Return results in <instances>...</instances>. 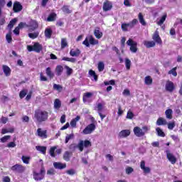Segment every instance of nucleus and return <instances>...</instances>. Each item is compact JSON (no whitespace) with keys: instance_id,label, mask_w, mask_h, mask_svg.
<instances>
[{"instance_id":"2f4dec72","label":"nucleus","mask_w":182,"mask_h":182,"mask_svg":"<svg viewBox=\"0 0 182 182\" xmlns=\"http://www.w3.org/2000/svg\"><path fill=\"white\" fill-rule=\"evenodd\" d=\"M80 120V116L77 115L75 119H73L70 123L71 127H76V123Z\"/></svg>"},{"instance_id":"bb28decb","label":"nucleus","mask_w":182,"mask_h":182,"mask_svg":"<svg viewBox=\"0 0 182 182\" xmlns=\"http://www.w3.org/2000/svg\"><path fill=\"white\" fill-rule=\"evenodd\" d=\"M55 73L57 76H60L63 73V66L58 65L55 68Z\"/></svg>"},{"instance_id":"f704fd0d","label":"nucleus","mask_w":182,"mask_h":182,"mask_svg":"<svg viewBox=\"0 0 182 182\" xmlns=\"http://www.w3.org/2000/svg\"><path fill=\"white\" fill-rule=\"evenodd\" d=\"M157 126H163L164 124H167V121L164 119L163 117H159L156 121Z\"/></svg>"},{"instance_id":"c9c22d12","label":"nucleus","mask_w":182,"mask_h":182,"mask_svg":"<svg viewBox=\"0 0 182 182\" xmlns=\"http://www.w3.org/2000/svg\"><path fill=\"white\" fill-rule=\"evenodd\" d=\"M144 83H145V85H152L153 84V78H151V76L148 75V76L145 77Z\"/></svg>"},{"instance_id":"f3484780","label":"nucleus","mask_w":182,"mask_h":182,"mask_svg":"<svg viewBox=\"0 0 182 182\" xmlns=\"http://www.w3.org/2000/svg\"><path fill=\"white\" fill-rule=\"evenodd\" d=\"M134 133L136 137H143L145 133L143 132V129H140L139 127H135L134 128Z\"/></svg>"},{"instance_id":"603ef678","label":"nucleus","mask_w":182,"mask_h":182,"mask_svg":"<svg viewBox=\"0 0 182 182\" xmlns=\"http://www.w3.org/2000/svg\"><path fill=\"white\" fill-rule=\"evenodd\" d=\"M61 9L64 14H72V11L69 9V6H63Z\"/></svg>"},{"instance_id":"f8f14e48","label":"nucleus","mask_w":182,"mask_h":182,"mask_svg":"<svg viewBox=\"0 0 182 182\" xmlns=\"http://www.w3.org/2000/svg\"><path fill=\"white\" fill-rule=\"evenodd\" d=\"M23 9V6L19 1H15L13 5V11L15 14H18V12H21Z\"/></svg>"},{"instance_id":"9d476101","label":"nucleus","mask_w":182,"mask_h":182,"mask_svg":"<svg viewBox=\"0 0 182 182\" xmlns=\"http://www.w3.org/2000/svg\"><path fill=\"white\" fill-rule=\"evenodd\" d=\"M165 153L166 154V159H168V161H170L171 164H176V163H177V158L171 154L170 150L167 149Z\"/></svg>"},{"instance_id":"338daca9","label":"nucleus","mask_w":182,"mask_h":182,"mask_svg":"<svg viewBox=\"0 0 182 182\" xmlns=\"http://www.w3.org/2000/svg\"><path fill=\"white\" fill-rule=\"evenodd\" d=\"M174 127H176V123L174 122H169L168 124V129L169 130H173L174 129Z\"/></svg>"},{"instance_id":"ddd939ff","label":"nucleus","mask_w":182,"mask_h":182,"mask_svg":"<svg viewBox=\"0 0 182 182\" xmlns=\"http://www.w3.org/2000/svg\"><path fill=\"white\" fill-rule=\"evenodd\" d=\"M165 89L167 92H170L171 93L173 92L176 89V87H174V82L168 80L166 83Z\"/></svg>"},{"instance_id":"a878e982","label":"nucleus","mask_w":182,"mask_h":182,"mask_svg":"<svg viewBox=\"0 0 182 182\" xmlns=\"http://www.w3.org/2000/svg\"><path fill=\"white\" fill-rule=\"evenodd\" d=\"M56 16H58L56 13H55V12L50 13L49 14L48 17L47 18L48 22H53V21H56Z\"/></svg>"},{"instance_id":"4c0bfd02","label":"nucleus","mask_w":182,"mask_h":182,"mask_svg":"<svg viewBox=\"0 0 182 182\" xmlns=\"http://www.w3.org/2000/svg\"><path fill=\"white\" fill-rule=\"evenodd\" d=\"M36 149L38 151H41L42 154H46V146H36Z\"/></svg>"},{"instance_id":"49530a36","label":"nucleus","mask_w":182,"mask_h":182,"mask_svg":"<svg viewBox=\"0 0 182 182\" xmlns=\"http://www.w3.org/2000/svg\"><path fill=\"white\" fill-rule=\"evenodd\" d=\"M177 67H174L173 68H172L171 70H170L168 72V75H172L174 76V77H176V76H177Z\"/></svg>"},{"instance_id":"e2e57ef3","label":"nucleus","mask_w":182,"mask_h":182,"mask_svg":"<svg viewBox=\"0 0 182 182\" xmlns=\"http://www.w3.org/2000/svg\"><path fill=\"white\" fill-rule=\"evenodd\" d=\"M133 117H134V114L133 113V112L129 110L127 114V119H129L130 120H132Z\"/></svg>"},{"instance_id":"a211bd4d","label":"nucleus","mask_w":182,"mask_h":182,"mask_svg":"<svg viewBox=\"0 0 182 182\" xmlns=\"http://www.w3.org/2000/svg\"><path fill=\"white\" fill-rule=\"evenodd\" d=\"M97 113L99 116L101 118V120H103L105 117H106V114H103L102 113V110H103V104L102 103H98L97 105Z\"/></svg>"},{"instance_id":"6ab92c4d","label":"nucleus","mask_w":182,"mask_h":182,"mask_svg":"<svg viewBox=\"0 0 182 182\" xmlns=\"http://www.w3.org/2000/svg\"><path fill=\"white\" fill-rule=\"evenodd\" d=\"M53 167L57 170H63L66 167V164L62 162H54Z\"/></svg>"},{"instance_id":"13d9d810","label":"nucleus","mask_w":182,"mask_h":182,"mask_svg":"<svg viewBox=\"0 0 182 182\" xmlns=\"http://www.w3.org/2000/svg\"><path fill=\"white\" fill-rule=\"evenodd\" d=\"M68 46V41H66V38H62L61 39V49H65Z\"/></svg>"},{"instance_id":"1a4fd4ad","label":"nucleus","mask_w":182,"mask_h":182,"mask_svg":"<svg viewBox=\"0 0 182 182\" xmlns=\"http://www.w3.org/2000/svg\"><path fill=\"white\" fill-rule=\"evenodd\" d=\"M96 129V125L95 124H88L82 131L84 134H90Z\"/></svg>"},{"instance_id":"b1692460","label":"nucleus","mask_w":182,"mask_h":182,"mask_svg":"<svg viewBox=\"0 0 182 182\" xmlns=\"http://www.w3.org/2000/svg\"><path fill=\"white\" fill-rule=\"evenodd\" d=\"M138 19L142 26H146V25H147V23H146V20H144V16H143V14L139 13L138 14Z\"/></svg>"},{"instance_id":"393cba45","label":"nucleus","mask_w":182,"mask_h":182,"mask_svg":"<svg viewBox=\"0 0 182 182\" xmlns=\"http://www.w3.org/2000/svg\"><path fill=\"white\" fill-rule=\"evenodd\" d=\"M92 96H93V93H92V92L84 93L83 96H82L83 103H86V102H87V99H90V97H92Z\"/></svg>"},{"instance_id":"f03ea898","label":"nucleus","mask_w":182,"mask_h":182,"mask_svg":"<svg viewBox=\"0 0 182 182\" xmlns=\"http://www.w3.org/2000/svg\"><path fill=\"white\" fill-rule=\"evenodd\" d=\"M45 174H46V170H45V167L42 166L40 172L36 171V170L33 171V178L35 181H41L45 178Z\"/></svg>"},{"instance_id":"2eb2a0df","label":"nucleus","mask_w":182,"mask_h":182,"mask_svg":"<svg viewBox=\"0 0 182 182\" xmlns=\"http://www.w3.org/2000/svg\"><path fill=\"white\" fill-rule=\"evenodd\" d=\"M141 169L143 170L144 174H149L151 171L150 167H146V161H141L140 163Z\"/></svg>"},{"instance_id":"20e7f679","label":"nucleus","mask_w":182,"mask_h":182,"mask_svg":"<svg viewBox=\"0 0 182 182\" xmlns=\"http://www.w3.org/2000/svg\"><path fill=\"white\" fill-rule=\"evenodd\" d=\"M137 23H139V20H137L136 18H134L131 22L128 23H122L121 26V28L124 32H127V31H129L127 28H131L132 29L134 28V26H136Z\"/></svg>"},{"instance_id":"7c9ffc66","label":"nucleus","mask_w":182,"mask_h":182,"mask_svg":"<svg viewBox=\"0 0 182 182\" xmlns=\"http://www.w3.org/2000/svg\"><path fill=\"white\" fill-rule=\"evenodd\" d=\"M165 114L166 116V119L171 120L173 119V109H168L165 111Z\"/></svg>"},{"instance_id":"5701e85b","label":"nucleus","mask_w":182,"mask_h":182,"mask_svg":"<svg viewBox=\"0 0 182 182\" xmlns=\"http://www.w3.org/2000/svg\"><path fill=\"white\" fill-rule=\"evenodd\" d=\"M53 33V31H52V28H47L45 29L44 35H45L46 38H47L48 39H50V38H52Z\"/></svg>"},{"instance_id":"4d7b16f0","label":"nucleus","mask_w":182,"mask_h":182,"mask_svg":"<svg viewBox=\"0 0 182 182\" xmlns=\"http://www.w3.org/2000/svg\"><path fill=\"white\" fill-rule=\"evenodd\" d=\"M11 139V135H6L0 139L1 143H6Z\"/></svg>"},{"instance_id":"7ed1b4c3","label":"nucleus","mask_w":182,"mask_h":182,"mask_svg":"<svg viewBox=\"0 0 182 182\" xmlns=\"http://www.w3.org/2000/svg\"><path fill=\"white\" fill-rule=\"evenodd\" d=\"M43 47L38 42L34 43L33 46H27V50L28 52H36V53H41Z\"/></svg>"},{"instance_id":"e433bc0d","label":"nucleus","mask_w":182,"mask_h":182,"mask_svg":"<svg viewBox=\"0 0 182 182\" xmlns=\"http://www.w3.org/2000/svg\"><path fill=\"white\" fill-rule=\"evenodd\" d=\"M16 22H18V18H14L11 19L8 25V28L10 29H12V28H14V26H15Z\"/></svg>"},{"instance_id":"473e14b6","label":"nucleus","mask_w":182,"mask_h":182,"mask_svg":"<svg viewBox=\"0 0 182 182\" xmlns=\"http://www.w3.org/2000/svg\"><path fill=\"white\" fill-rule=\"evenodd\" d=\"M60 107H62V102L59 99H55L54 101V108L59 110Z\"/></svg>"},{"instance_id":"052dcab7","label":"nucleus","mask_w":182,"mask_h":182,"mask_svg":"<svg viewBox=\"0 0 182 182\" xmlns=\"http://www.w3.org/2000/svg\"><path fill=\"white\" fill-rule=\"evenodd\" d=\"M65 69H66V70H67L66 73H67L68 76H70V75H72V73H73V69L70 68L69 66L65 65Z\"/></svg>"},{"instance_id":"ea45409f","label":"nucleus","mask_w":182,"mask_h":182,"mask_svg":"<svg viewBox=\"0 0 182 182\" xmlns=\"http://www.w3.org/2000/svg\"><path fill=\"white\" fill-rule=\"evenodd\" d=\"M38 36H39V31L28 33V38H30V39H36Z\"/></svg>"},{"instance_id":"37998d69","label":"nucleus","mask_w":182,"mask_h":182,"mask_svg":"<svg viewBox=\"0 0 182 182\" xmlns=\"http://www.w3.org/2000/svg\"><path fill=\"white\" fill-rule=\"evenodd\" d=\"M21 160L24 164H29L31 161V156H22Z\"/></svg>"},{"instance_id":"09e8293b","label":"nucleus","mask_w":182,"mask_h":182,"mask_svg":"<svg viewBox=\"0 0 182 182\" xmlns=\"http://www.w3.org/2000/svg\"><path fill=\"white\" fill-rule=\"evenodd\" d=\"M14 132H15L14 128H10L9 129H2L1 134H6V133H14Z\"/></svg>"},{"instance_id":"69168bd1","label":"nucleus","mask_w":182,"mask_h":182,"mask_svg":"<svg viewBox=\"0 0 182 182\" xmlns=\"http://www.w3.org/2000/svg\"><path fill=\"white\" fill-rule=\"evenodd\" d=\"M40 80L41 82H48V77L43 75V73H40Z\"/></svg>"},{"instance_id":"423d86ee","label":"nucleus","mask_w":182,"mask_h":182,"mask_svg":"<svg viewBox=\"0 0 182 182\" xmlns=\"http://www.w3.org/2000/svg\"><path fill=\"white\" fill-rule=\"evenodd\" d=\"M127 45L128 46H130L129 50L132 53H136L137 52V50H138L137 42L133 41V39H132V38H129V40L127 41Z\"/></svg>"},{"instance_id":"0e129e2a","label":"nucleus","mask_w":182,"mask_h":182,"mask_svg":"<svg viewBox=\"0 0 182 182\" xmlns=\"http://www.w3.org/2000/svg\"><path fill=\"white\" fill-rule=\"evenodd\" d=\"M5 6V0H0V16H2V8Z\"/></svg>"},{"instance_id":"c03bdc74","label":"nucleus","mask_w":182,"mask_h":182,"mask_svg":"<svg viewBox=\"0 0 182 182\" xmlns=\"http://www.w3.org/2000/svg\"><path fill=\"white\" fill-rule=\"evenodd\" d=\"M58 149V146H52L49 150V154L51 157H56V154H55V150Z\"/></svg>"},{"instance_id":"680f3d73","label":"nucleus","mask_w":182,"mask_h":182,"mask_svg":"<svg viewBox=\"0 0 182 182\" xmlns=\"http://www.w3.org/2000/svg\"><path fill=\"white\" fill-rule=\"evenodd\" d=\"M17 27L20 29H23V28H29V25L26 24V23L20 22Z\"/></svg>"},{"instance_id":"412c9836","label":"nucleus","mask_w":182,"mask_h":182,"mask_svg":"<svg viewBox=\"0 0 182 182\" xmlns=\"http://www.w3.org/2000/svg\"><path fill=\"white\" fill-rule=\"evenodd\" d=\"M144 46H146V48L150 49V48H154V46H156V42H154V41H144Z\"/></svg>"},{"instance_id":"4468645a","label":"nucleus","mask_w":182,"mask_h":182,"mask_svg":"<svg viewBox=\"0 0 182 182\" xmlns=\"http://www.w3.org/2000/svg\"><path fill=\"white\" fill-rule=\"evenodd\" d=\"M37 136L41 139H48V130H42L41 128L37 129Z\"/></svg>"},{"instance_id":"8fccbe9b","label":"nucleus","mask_w":182,"mask_h":182,"mask_svg":"<svg viewBox=\"0 0 182 182\" xmlns=\"http://www.w3.org/2000/svg\"><path fill=\"white\" fill-rule=\"evenodd\" d=\"M125 66L127 70H130V66H132V61L129 58L125 59Z\"/></svg>"},{"instance_id":"cd10ccee","label":"nucleus","mask_w":182,"mask_h":182,"mask_svg":"<svg viewBox=\"0 0 182 182\" xmlns=\"http://www.w3.org/2000/svg\"><path fill=\"white\" fill-rule=\"evenodd\" d=\"M46 73L47 76H48V77H50V79H53V77H55V73H53L52 72V69L50 68V67H48L46 69Z\"/></svg>"},{"instance_id":"aec40b11","label":"nucleus","mask_w":182,"mask_h":182,"mask_svg":"<svg viewBox=\"0 0 182 182\" xmlns=\"http://www.w3.org/2000/svg\"><path fill=\"white\" fill-rule=\"evenodd\" d=\"M130 133L131 132L129 129H124L119 132V136L122 139L124 137H128V136H130Z\"/></svg>"},{"instance_id":"0eeeda50","label":"nucleus","mask_w":182,"mask_h":182,"mask_svg":"<svg viewBox=\"0 0 182 182\" xmlns=\"http://www.w3.org/2000/svg\"><path fill=\"white\" fill-rule=\"evenodd\" d=\"M11 171H14V173H18V174H22L26 170L25 166L22 164H15L14 166L11 167Z\"/></svg>"},{"instance_id":"72a5a7b5","label":"nucleus","mask_w":182,"mask_h":182,"mask_svg":"<svg viewBox=\"0 0 182 182\" xmlns=\"http://www.w3.org/2000/svg\"><path fill=\"white\" fill-rule=\"evenodd\" d=\"M90 45H99V41L93 38V36H90L88 37Z\"/></svg>"},{"instance_id":"79ce46f5","label":"nucleus","mask_w":182,"mask_h":182,"mask_svg":"<svg viewBox=\"0 0 182 182\" xmlns=\"http://www.w3.org/2000/svg\"><path fill=\"white\" fill-rule=\"evenodd\" d=\"M156 132L159 137H166V134L164 132H163V130H161V129H160V127H157L156 129Z\"/></svg>"},{"instance_id":"6e6552de","label":"nucleus","mask_w":182,"mask_h":182,"mask_svg":"<svg viewBox=\"0 0 182 182\" xmlns=\"http://www.w3.org/2000/svg\"><path fill=\"white\" fill-rule=\"evenodd\" d=\"M153 41L155 42L157 45H163V41L161 40V37H160V33L159 31H155L152 34Z\"/></svg>"},{"instance_id":"5fc2aeb1","label":"nucleus","mask_w":182,"mask_h":182,"mask_svg":"<svg viewBox=\"0 0 182 182\" xmlns=\"http://www.w3.org/2000/svg\"><path fill=\"white\" fill-rule=\"evenodd\" d=\"M98 70L99 72H103L105 70V63L102 61L98 63Z\"/></svg>"},{"instance_id":"de8ad7c7","label":"nucleus","mask_w":182,"mask_h":182,"mask_svg":"<svg viewBox=\"0 0 182 182\" xmlns=\"http://www.w3.org/2000/svg\"><path fill=\"white\" fill-rule=\"evenodd\" d=\"M62 60H65V62H71V63H76V58H75L64 57Z\"/></svg>"},{"instance_id":"39448f33","label":"nucleus","mask_w":182,"mask_h":182,"mask_svg":"<svg viewBox=\"0 0 182 182\" xmlns=\"http://www.w3.org/2000/svg\"><path fill=\"white\" fill-rule=\"evenodd\" d=\"M92 146V142L86 139L85 141L80 140L79 143L77 144V149H79L80 151H83L85 147H91Z\"/></svg>"},{"instance_id":"c756f323","label":"nucleus","mask_w":182,"mask_h":182,"mask_svg":"<svg viewBox=\"0 0 182 182\" xmlns=\"http://www.w3.org/2000/svg\"><path fill=\"white\" fill-rule=\"evenodd\" d=\"M94 35L97 39H100L103 36V33L100 31V28H97L94 31Z\"/></svg>"},{"instance_id":"c85d7f7f","label":"nucleus","mask_w":182,"mask_h":182,"mask_svg":"<svg viewBox=\"0 0 182 182\" xmlns=\"http://www.w3.org/2000/svg\"><path fill=\"white\" fill-rule=\"evenodd\" d=\"M70 56H73V57H77L80 55V50L79 49H76V50H74V49H71L70 51Z\"/></svg>"},{"instance_id":"a18cd8bd","label":"nucleus","mask_w":182,"mask_h":182,"mask_svg":"<svg viewBox=\"0 0 182 182\" xmlns=\"http://www.w3.org/2000/svg\"><path fill=\"white\" fill-rule=\"evenodd\" d=\"M73 139H75L74 134H68L65 136V144H68V143H69V140H72Z\"/></svg>"},{"instance_id":"864d4df0","label":"nucleus","mask_w":182,"mask_h":182,"mask_svg":"<svg viewBox=\"0 0 182 182\" xmlns=\"http://www.w3.org/2000/svg\"><path fill=\"white\" fill-rule=\"evenodd\" d=\"M53 89L54 90H57L58 92H62V90H63V87H62V85H60L54 84Z\"/></svg>"},{"instance_id":"a19ab883","label":"nucleus","mask_w":182,"mask_h":182,"mask_svg":"<svg viewBox=\"0 0 182 182\" xmlns=\"http://www.w3.org/2000/svg\"><path fill=\"white\" fill-rule=\"evenodd\" d=\"M63 160L65 161H70V152L66 151L63 154Z\"/></svg>"},{"instance_id":"58836bf2","label":"nucleus","mask_w":182,"mask_h":182,"mask_svg":"<svg viewBox=\"0 0 182 182\" xmlns=\"http://www.w3.org/2000/svg\"><path fill=\"white\" fill-rule=\"evenodd\" d=\"M166 18H167V14L163 15L161 18L159 19V21H157V25H159V26H161V25H163V23H164V22L166 21Z\"/></svg>"},{"instance_id":"bf43d9fd","label":"nucleus","mask_w":182,"mask_h":182,"mask_svg":"<svg viewBox=\"0 0 182 182\" xmlns=\"http://www.w3.org/2000/svg\"><path fill=\"white\" fill-rule=\"evenodd\" d=\"M6 39L8 42V43H12V33H9L6 36Z\"/></svg>"},{"instance_id":"f257e3e1","label":"nucleus","mask_w":182,"mask_h":182,"mask_svg":"<svg viewBox=\"0 0 182 182\" xmlns=\"http://www.w3.org/2000/svg\"><path fill=\"white\" fill-rule=\"evenodd\" d=\"M33 119L36 123H43V122H46L49 119V112L46 110L36 109Z\"/></svg>"},{"instance_id":"3c124183","label":"nucleus","mask_w":182,"mask_h":182,"mask_svg":"<svg viewBox=\"0 0 182 182\" xmlns=\"http://www.w3.org/2000/svg\"><path fill=\"white\" fill-rule=\"evenodd\" d=\"M89 75H90V76H92L94 77V80H95V82H97L98 77H97V75H96V73L94 70H89Z\"/></svg>"},{"instance_id":"6e6d98bb","label":"nucleus","mask_w":182,"mask_h":182,"mask_svg":"<svg viewBox=\"0 0 182 182\" xmlns=\"http://www.w3.org/2000/svg\"><path fill=\"white\" fill-rule=\"evenodd\" d=\"M28 95V90H22L19 93V97L20 99H23L25 96Z\"/></svg>"},{"instance_id":"9b49d317","label":"nucleus","mask_w":182,"mask_h":182,"mask_svg":"<svg viewBox=\"0 0 182 182\" xmlns=\"http://www.w3.org/2000/svg\"><path fill=\"white\" fill-rule=\"evenodd\" d=\"M28 28V32H33V31H36V29L39 28V24L38 23V21L35 20H31Z\"/></svg>"},{"instance_id":"774afa93","label":"nucleus","mask_w":182,"mask_h":182,"mask_svg":"<svg viewBox=\"0 0 182 182\" xmlns=\"http://www.w3.org/2000/svg\"><path fill=\"white\" fill-rule=\"evenodd\" d=\"M77 149V145L76 144H71L69 146V149L72 150L73 151H75Z\"/></svg>"},{"instance_id":"dca6fc26","label":"nucleus","mask_w":182,"mask_h":182,"mask_svg":"<svg viewBox=\"0 0 182 182\" xmlns=\"http://www.w3.org/2000/svg\"><path fill=\"white\" fill-rule=\"evenodd\" d=\"M113 8V4L112 3L107 0L106 1L104 2L102 9L104 12H107L108 11H110Z\"/></svg>"},{"instance_id":"4be33fe9","label":"nucleus","mask_w":182,"mask_h":182,"mask_svg":"<svg viewBox=\"0 0 182 182\" xmlns=\"http://www.w3.org/2000/svg\"><path fill=\"white\" fill-rule=\"evenodd\" d=\"M2 69L5 76H7V77L11 76V68H9L8 65H4L2 66Z\"/></svg>"}]
</instances>
